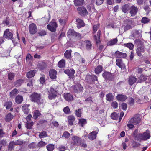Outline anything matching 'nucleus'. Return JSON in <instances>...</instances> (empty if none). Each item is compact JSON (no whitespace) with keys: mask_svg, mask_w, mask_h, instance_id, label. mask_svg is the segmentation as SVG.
I'll return each instance as SVG.
<instances>
[{"mask_svg":"<svg viewBox=\"0 0 151 151\" xmlns=\"http://www.w3.org/2000/svg\"><path fill=\"white\" fill-rule=\"evenodd\" d=\"M41 114L39 111L38 110H35L34 113L33 117L35 119H37L38 116H39Z\"/></svg>","mask_w":151,"mask_h":151,"instance_id":"c03bdc74","label":"nucleus"},{"mask_svg":"<svg viewBox=\"0 0 151 151\" xmlns=\"http://www.w3.org/2000/svg\"><path fill=\"white\" fill-rule=\"evenodd\" d=\"M29 106V104H25L22 106V109L25 114H27L29 113V109L28 108V107Z\"/></svg>","mask_w":151,"mask_h":151,"instance_id":"aec40b11","label":"nucleus"},{"mask_svg":"<svg viewBox=\"0 0 151 151\" xmlns=\"http://www.w3.org/2000/svg\"><path fill=\"white\" fill-rule=\"evenodd\" d=\"M86 123V119H80L79 120L78 124H79L82 127H83L84 125Z\"/></svg>","mask_w":151,"mask_h":151,"instance_id":"58836bf2","label":"nucleus"},{"mask_svg":"<svg viewBox=\"0 0 151 151\" xmlns=\"http://www.w3.org/2000/svg\"><path fill=\"white\" fill-rule=\"evenodd\" d=\"M72 88L73 89L74 91L76 93L79 90L81 91L83 89V87H82L79 84H78L77 85H74L72 87Z\"/></svg>","mask_w":151,"mask_h":151,"instance_id":"4be33fe9","label":"nucleus"},{"mask_svg":"<svg viewBox=\"0 0 151 151\" xmlns=\"http://www.w3.org/2000/svg\"><path fill=\"white\" fill-rule=\"evenodd\" d=\"M69 124L70 125H73V122L75 120V118L74 116L71 115L69 116L68 117Z\"/></svg>","mask_w":151,"mask_h":151,"instance_id":"473e14b6","label":"nucleus"},{"mask_svg":"<svg viewBox=\"0 0 151 151\" xmlns=\"http://www.w3.org/2000/svg\"><path fill=\"white\" fill-rule=\"evenodd\" d=\"M23 97L21 95H18L15 98V102L18 104H20L23 101Z\"/></svg>","mask_w":151,"mask_h":151,"instance_id":"393cba45","label":"nucleus"},{"mask_svg":"<svg viewBox=\"0 0 151 151\" xmlns=\"http://www.w3.org/2000/svg\"><path fill=\"white\" fill-rule=\"evenodd\" d=\"M65 73L67 74L69 77H72L75 73V71L73 69H66L64 71Z\"/></svg>","mask_w":151,"mask_h":151,"instance_id":"4468645a","label":"nucleus"},{"mask_svg":"<svg viewBox=\"0 0 151 151\" xmlns=\"http://www.w3.org/2000/svg\"><path fill=\"white\" fill-rule=\"evenodd\" d=\"M101 35V31L99 30L97 33V35H95L94 36V39L96 41L97 45L99 44L100 42V36Z\"/></svg>","mask_w":151,"mask_h":151,"instance_id":"a211bd4d","label":"nucleus"},{"mask_svg":"<svg viewBox=\"0 0 151 151\" xmlns=\"http://www.w3.org/2000/svg\"><path fill=\"white\" fill-rule=\"evenodd\" d=\"M57 26V24L55 22H51L50 24L47 26L48 29L52 32L55 31L56 28Z\"/></svg>","mask_w":151,"mask_h":151,"instance_id":"6e6552de","label":"nucleus"},{"mask_svg":"<svg viewBox=\"0 0 151 151\" xmlns=\"http://www.w3.org/2000/svg\"><path fill=\"white\" fill-rule=\"evenodd\" d=\"M18 93V89L15 88L10 93V96L11 98H12L14 97L15 95L17 94Z\"/></svg>","mask_w":151,"mask_h":151,"instance_id":"72a5a7b5","label":"nucleus"},{"mask_svg":"<svg viewBox=\"0 0 151 151\" xmlns=\"http://www.w3.org/2000/svg\"><path fill=\"white\" fill-rule=\"evenodd\" d=\"M63 111L66 114H69L70 112V110L68 107L67 106L64 108Z\"/></svg>","mask_w":151,"mask_h":151,"instance_id":"680f3d73","label":"nucleus"},{"mask_svg":"<svg viewBox=\"0 0 151 151\" xmlns=\"http://www.w3.org/2000/svg\"><path fill=\"white\" fill-rule=\"evenodd\" d=\"M71 50H67L64 53L65 56L67 58H70L71 57Z\"/></svg>","mask_w":151,"mask_h":151,"instance_id":"a19ab883","label":"nucleus"},{"mask_svg":"<svg viewBox=\"0 0 151 151\" xmlns=\"http://www.w3.org/2000/svg\"><path fill=\"white\" fill-rule=\"evenodd\" d=\"M116 98L118 100L123 101L127 99V97L125 95L118 94L116 96Z\"/></svg>","mask_w":151,"mask_h":151,"instance_id":"cd10ccee","label":"nucleus"},{"mask_svg":"<svg viewBox=\"0 0 151 151\" xmlns=\"http://www.w3.org/2000/svg\"><path fill=\"white\" fill-rule=\"evenodd\" d=\"M68 36H75L78 39L81 38V35L80 34L76 32L74 30L71 29L69 30L67 33Z\"/></svg>","mask_w":151,"mask_h":151,"instance_id":"1a4fd4ad","label":"nucleus"},{"mask_svg":"<svg viewBox=\"0 0 151 151\" xmlns=\"http://www.w3.org/2000/svg\"><path fill=\"white\" fill-rule=\"evenodd\" d=\"M116 64L121 68H124L125 67V64L123 63L121 59H118L116 60Z\"/></svg>","mask_w":151,"mask_h":151,"instance_id":"412c9836","label":"nucleus"},{"mask_svg":"<svg viewBox=\"0 0 151 151\" xmlns=\"http://www.w3.org/2000/svg\"><path fill=\"white\" fill-rule=\"evenodd\" d=\"M46 148L48 151H52L54 149V145L52 144H50L46 146Z\"/></svg>","mask_w":151,"mask_h":151,"instance_id":"ea45409f","label":"nucleus"},{"mask_svg":"<svg viewBox=\"0 0 151 151\" xmlns=\"http://www.w3.org/2000/svg\"><path fill=\"white\" fill-rule=\"evenodd\" d=\"M13 36V34L9 31V29H7L4 32V36L5 38L11 39Z\"/></svg>","mask_w":151,"mask_h":151,"instance_id":"6ab92c4d","label":"nucleus"},{"mask_svg":"<svg viewBox=\"0 0 151 151\" xmlns=\"http://www.w3.org/2000/svg\"><path fill=\"white\" fill-rule=\"evenodd\" d=\"M38 34L39 36H42L46 35V32L44 30H41L39 31Z\"/></svg>","mask_w":151,"mask_h":151,"instance_id":"bf43d9fd","label":"nucleus"},{"mask_svg":"<svg viewBox=\"0 0 151 151\" xmlns=\"http://www.w3.org/2000/svg\"><path fill=\"white\" fill-rule=\"evenodd\" d=\"M77 27L78 28H80L84 26V24L83 21L80 19H78L76 20Z\"/></svg>","mask_w":151,"mask_h":151,"instance_id":"5701e85b","label":"nucleus"},{"mask_svg":"<svg viewBox=\"0 0 151 151\" xmlns=\"http://www.w3.org/2000/svg\"><path fill=\"white\" fill-rule=\"evenodd\" d=\"M129 5L127 4L124 5L122 7V10L124 13H126L128 10Z\"/></svg>","mask_w":151,"mask_h":151,"instance_id":"4c0bfd02","label":"nucleus"},{"mask_svg":"<svg viewBox=\"0 0 151 151\" xmlns=\"http://www.w3.org/2000/svg\"><path fill=\"white\" fill-rule=\"evenodd\" d=\"M141 121V119L139 115H135L130 119L129 122H132L134 124H137L139 123Z\"/></svg>","mask_w":151,"mask_h":151,"instance_id":"423d86ee","label":"nucleus"},{"mask_svg":"<svg viewBox=\"0 0 151 151\" xmlns=\"http://www.w3.org/2000/svg\"><path fill=\"white\" fill-rule=\"evenodd\" d=\"M29 30L31 34H35L37 31L36 25L33 23L30 24L29 26Z\"/></svg>","mask_w":151,"mask_h":151,"instance_id":"39448f33","label":"nucleus"},{"mask_svg":"<svg viewBox=\"0 0 151 151\" xmlns=\"http://www.w3.org/2000/svg\"><path fill=\"white\" fill-rule=\"evenodd\" d=\"M49 76L50 78L53 79L56 78L57 72L54 69L51 70L49 72Z\"/></svg>","mask_w":151,"mask_h":151,"instance_id":"f3484780","label":"nucleus"},{"mask_svg":"<svg viewBox=\"0 0 151 151\" xmlns=\"http://www.w3.org/2000/svg\"><path fill=\"white\" fill-rule=\"evenodd\" d=\"M15 145H20L23 144V141L18 140L15 141H14Z\"/></svg>","mask_w":151,"mask_h":151,"instance_id":"13d9d810","label":"nucleus"},{"mask_svg":"<svg viewBox=\"0 0 151 151\" xmlns=\"http://www.w3.org/2000/svg\"><path fill=\"white\" fill-rule=\"evenodd\" d=\"M114 99V97L111 93H109L106 95V99L109 101H112Z\"/></svg>","mask_w":151,"mask_h":151,"instance_id":"c9c22d12","label":"nucleus"},{"mask_svg":"<svg viewBox=\"0 0 151 151\" xmlns=\"http://www.w3.org/2000/svg\"><path fill=\"white\" fill-rule=\"evenodd\" d=\"M64 96L66 100L68 101H70L73 99V96L70 93H65Z\"/></svg>","mask_w":151,"mask_h":151,"instance_id":"c756f323","label":"nucleus"},{"mask_svg":"<svg viewBox=\"0 0 151 151\" xmlns=\"http://www.w3.org/2000/svg\"><path fill=\"white\" fill-rule=\"evenodd\" d=\"M138 137H137L136 140L139 141V140H146L150 137V132L147 130L146 131L144 132L143 134H139L138 135Z\"/></svg>","mask_w":151,"mask_h":151,"instance_id":"f03ea898","label":"nucleus"},{"mask_svg":"<svg viewBox=\"0 0 151 151\" xmlns=\"http://www.w3.org/2000/svg\"><path fill=\"white\" fill-rule=\"evenodd\" d=\"M77 10L79 14L81 16L86 15L88 14L87 10L83 7H79L77 8Z\"/></svg>","mask_w":151,"mask_h":151,"instance_id":"f8f14e48","label":"nucleus"},{"mask_svg":"<svg viewBox=\"0 0 151 151\" xmlns=\"http://www.w3.org/2000/svg\"><path fill=\"white\" fill-rule=\"evenodd\" d=\"M111 106L114 108H116L118 107V103L115 101H113L111 104Z\"/></svg>","mask_w":151,"mask_h":151,"instance_id":"774afa93","label":"nucleus"},{"mask_svg":"<svg viewBox=\"0 0 151 151\" xmlns=\"http://www.w3.org/2000/svg\"><path fill=\"white\" fill-rule=\"evenodd\" d=\"M46 144L45 142L43 141H41L40 142L37 144V147L39 148L44 147Z\"/></svg>","mask_w":151,"mask_h":151,"instance_id":"5fc2aeb1","label":"nucleus"},{"mask_svg":"<svg viewBox=\"0 0 151 151\" xmlns=\"http://www.w3.org/2000/svg\"><path fill=\"white\" fill-rule=\"evenodd\" d=\"M112 119L113 120H117L119 117V115L116 112L112 113L111 114Z\"/></svg>","mask_w":151,"mask_h":151,"instance_id":"a18cd8bd","label":"nucleus"},{"mask_svg":"<svg viewBox=\"0 0 151 151\" xmlns=\"http://www.w3.org/2000/svg\"><path fill=\"white\" fill-rule=\"evenodd\" d=\"M103 77L105 79H111L112 74L109 72H105L103 74Z\"/></svg>","mask_w":151,"mask_h":151,"instance_id":"bb28decb","label":"nucleus"},{"mask_svg":"<svg viewBox=\"0 0 151 151\" xmlns=\"http://www.w3.org/2000/svg\"><path fill=\"white\" fill-rule=\"evenodd\" d=\"M102 67L101 65L98 66L95 70V73L96 74H98L101 73L102 70Z\"/></svg>","mask_w":151,"mask_h":151,"instance_id":"f704fd0d","label":"nucleus"},{"mask_svg":"<svg viewBox=\"0 0 151 151\" xmlns=\"http://www.w3.org/2000/svg\"><path fill=\"white\" fill-rule=\"evenodd\" d=\"M73 143L74 145H78L81 144V138L77 136H74L72 138Z\"/></svg>","mask_w":151,"mask_h":151,"instance_id":"9d476101","label":"nucleus"},{"mask_svg":"<svg viewBox=\"0 0 151 151\" xmlns=\"http://www.w3.org/2000/svg\"><path fill=\"white\" fill-rule=\"evenodd\" d=\"M33 124V122H28L26 124V127L27 129H32Z\"/></svg>","mask_w":151,"mask_h":151,"instance_id":"603ef678","label":"nucleus"},{"mask_svg":"<svg viewBox=\"0 0 151 151\" xmlns=\"http://www.w3.org/2000/svg\"><path fill=\"white\" fill-rule=\"evenodd\" d=\"M40 83L41 84H43L45 81V76L43 75H41V76L40 77Z\"/></svg>","mask_w":151,"mask_h":151,"instance_id":"e2e57ef3","label":"nucleus"},{"mask_svg":"<svg viewBox=\"0 0 151 151\" xmlns=\"http://www.w3.org/2000/svg\"><path fill=\"white\" fill-rule=\"evenodd\" d=\"M147 79L146 77L144 75H141L137 79V83H140L145 81Z\"/></svg>","mask_w":151,"mask_h":151,"instance_id":"c85d7f7f","label":"nucleus"},{"mask_svg":"<svg viewBox=\"0 0 151 151\" xmlns=\"http://www.w3.org/2000/svg\"><path fill=\"white\" fill-rule=\"evenodd\" d=\"M118 40L117 38L113 39L108 42V45L112 46L115 45L117 42Z\"/></svg>","mask_w":151,"mask_h":151,"instance_id":"7c9ffc66","label":"nucleus"},{"mask_svg":"<svg viewBox=\"0 0 151 151\" xmlns=\"http://www.w3.org/2000/svg\"><path fill=\"white\" fill-rule=\"evenodd\" d=\"M12 105V102L8 101L5 103L4 106L6 107V109H9L11 107Z\"/></svg>","mask_w":151,"mask_h":151,"instance_id":"79ce46f5","label":"nucleus"},{"mask_svg":"<svg viewBox=\"0 0 151 151\" xmlns=\"http://www.w3.org/2000/svg\"><path fill=\"white\" fill-rule=\"evenodd\" d=\"M124 26V31L125 32L133 27V24L131 20L127 19L125 21Z\"/></svg>","mask_w":151,"mask_h":151,"instance_id":"20e7f679","label":"nucleus"},{"mask_svg":"<svg viewBox=\"0 0 151 151\" xmlns=\"http://www.w3.org/2000/svg\"><path fill=\"white\" fill-rule=\"evenodd\" d=\"M47 66V64L43 62L39 63L37 65L38 68L41 70L46 68Z\"/></svg>","mask_w":151,"mask_h":151,"instance_id":"b1692460","label":"nucleus"},{"mask_svg":"<svg viewBox=\"0 0 151 151\" xmlns=\"http://www.w3.org/2000/svg\"><path fill=\"white\" fill-rule=\"evenodd\" d=\"M8 78L9 80H13L15 76L14 74L12 73H9L8 74Z\"/></svg>","mask_w":151,"mask_h":151,"instance_id":"6e6d98bb","label":"nucleus"},{"mask_svg":"<svg viewBox=\"0 0 151 151\" xmlns=\"http://www.w3.org/2000/svg\"><path fill=\"white\" fill-rule=\"evenodd\" d=\"M150 21L149 19L146 17H143L141 20V22L143 24L148 23Z\"/></svg>","mask_w":151,"mask_h":151,"instance_id":"8fccbe9b","label":"nucleus"},{"mask_svg":"<svg viewBox=\"0 0 151 151\" xmlns=\"http://www.w3.org/2000/svg\"><path fill=\"white\" fill-rule=\"evenodd\" d=\"M96 129L90 133L89 135L88 138L90 140H93L96 139V134H98L99 130L96 127Z\"/></svg>","mask_w":151,"mask_h":151,"instance_id":"0eeeda50","label":"nucleus"},{"mask_svg":"<svg viewBox=\"0 0 151 151\" xmlns=\"http://www.w3.org/2000/svg\"><path fill=\"white\" fill-rule=\"evenodd\" d=\"M65 62L64 60L62 59L60 61L58 64V66L60 68H63L65 66Z\"/></svg>","mask_w":151,"mask_h":151,"instance_id":"37998d69","label":"nucleus"},{"mask_svg":"<svg viewBox=\"0 0 151 151\" xmlns=\"http://www.w3.org/2000/svg\"><path fill=\"white\" fill-rule=\"evenodd\" d=\"M99 27V25L97 24L95 25L93 27V33H95Z\"/></svg>","mask_w":151,"mask_h":151,"instance_id":"69168bd1","label":"nucleus"},{"mask_svg":"<svg viewBox=\"0 0 151 151\" xmlns=\"http://www.w3.org/2000/svg\"><path fill=\"white\" fill-rule=\"evenodd\" d=\"M81 110L80 109H78V110H76V115L78 117H81Z\"/></svg>","mask_w":151,"mask_h":151,"instance_id":"338daca9","label":"nucleus"},{"mask_svg":"<svg viewBox=\"0 0 151 151\" xmlns=\"http://www.w3.org/2000/svg\"><path fill=\"white\" fill-rule=\"evenodd\" d=\"M28 146L29 148L33 149L36 148L37 145L35 142H32L29 144Z\"/></svg>","mask_w":151,"mask_h":151,"instance_id":"4d7b16f0","label":"nucleus"},{"mask_svg":"<svg viewBox=\"0 0 151 151\" xmlns=\"http://www.w3.org/2000/svg\"><path fill=\"white\" fill-rule=\"evenodd\" d=\"M57 92L53 88H50L49 91L48 92V98L50 100L54 99L56 97Z\"/></svg>","mask_w":151,"mask_h":151,"instance_id":"7ed1b4c3","label":"nucleus"},{"mask_svg":"<svg viewBox=\"0 0 151 151\" xmlns=\"http://www.w3.org/2000/svg\"><path fill=\"white\" fill-rule=\"evenodd\" d=\"M15 144L14 143V141H13L9 143V147H8V149L9 150L11 151L14 148V147Z\"/></svg>","mask_w":151,"mask_h":151,"instance_id":"09e8293b","label":"nucleus"},{"mask_svg":"<svg viewBox=\"0 0 151 151\" xmlns=\"http://www.w3.org/2000/svg\"><path fill=\"white\" fill-rule=\"evenodd\" d=\"M23 82V81L22 79H19L14 82V84L16 87H18L20 86Z\"/></svg>","mask_w":151,"mask_h":151,"instance_id":"2f4dec72","label":"nucleus"},{"mask_svg":"<svg viewBox=\"0 0 151 151\" xmlns=\"http://www.w3.org/2000/svg\"><path fill=\"white\" fill-rule=\"evenodd\" d=\"M130 120L128 121V124H127V126L130 129L133 128L134 127V124L132 122H129Z\"/></svg>","mask_w":151,"mask_h":151,"instance_id":"052dcab7","label":"nucleus"},{"mask_svg":"<svg viewBox=\"0 0 151 151\" xmlns=\"http://www.w3.org/2000/svg\"><path fill=\"white\" fill-rule=\"evenodd\" d=\"M13 118V116L11 114H8L6 117V120L7 121H9L11 120Z\"/></svg>","mask_w":151,"mask_h":151,"instance_id":"864d4df0","label":"nucleus"},{"mask_svg":"<svg viewBox=\"0 0 151 151\" xmlns=\"http://www.w3.org/2000/svg\"><path fill=\"white\" fill-rule=\"evenodd\" d=\"M84 0H74V4L76 6H81L83 5Z\"/></svg>","mask_w":151,"mask_h":151,"instance_id":"e433bc0d","label":"nucleus"},{"mask_svg":"<svg viewBox=\"0 0 151 151\" xmlns=\"http://www.w3.org/2000/svg\"><path fill=\"white\" fill-rule=\"evenodd\" d=\"M41 95L36 93H33L30 96L31 100L32 102H36L38 105L44 103L43 99H41Z\"/></svg>","mask_w":151,"mask_h":151,"instance_id":"f257e3e1","label":"nucleus"},{"mask_svg":"<svg viewBox=\"0 0 151 151\" xmlns=\"http://www.w3.org/2000/svg\"><path fill=\"white\" fill-rule=\"evenodd\" d=\"M145 50L143 47H137L136 49V53L139 56H142V54L144 52Z\"/></svg>","mask_w":151,"mask_h":151,"instance_id":"ddd939ff","label":"nucleus"},{"mask_svg":"<svg viewBox=\"0 0 151 151\" xmlns=\"http://www.w3.org/2000/svg\"><path fill=\"white\" fill-rule=\"evenodd\" d=\"M70 134L67 131L65 132L62 136V137H64L65 138H68Z\"/></svg>","mask_w":151,"mask_h":151,"instance_id":"0e129e2a","label":"nucleus"},{"mask_svg":"<svg viewBox=\"0 0 151 151\" xmlns=\"http://www.w3.org/2000/svg\"><path fill=\"white\" fill-rule=\"evenodd\" d=\"M47 136V132L45 131L41 132L39 135L40 138H42Z\"/></svg>","mask_w":151,"mask_h":151,"instance_id":"3c124183","label":"nucleus"},{"mask_svg":"<svg viewBox=\"0 0 151 151\" xmlns=\"http://www.w3.org/2000/svg\"><path fill=\"white\" fill-rule=\"evenodd\" d=\"M116 57L118 58H124L127 56L126 53H122L118 51H116L115 53Z\"/></svg>","mask_w":151,"mask_h":151,"instance_id":"2eb2a0df","label":"nucleus"},{"mask_svg":"<svg viewBox=\"0 0 151 151\" xmlns=\"http://www.w3.org/2000/svg\"><path fill=\"white\" fill-rule=\"evenodd\" d=\"M86 47L87 49L89 50L91 48V44L89 41H87L86 42Z\"/></svg>","mask_w":151,"mask_h":151,"instance_id":"de8ad7c7","label":"nucleus"},{"mask_svg":"<svg viewBox=\"0 0 151 151\" xmlns=\"http://www.w3.org/2000/svg\"><path fill=\"white\" fill-rule=\"evenodd\" d=\"M36 72V70H30L27 73V76L29 78H31L35 76Z\"/></svg>","mask_w":151,"mask_h":151,"instance_id":"a878e982","label":"nucleus"},{"mask_svg":"<svg viewBox=\"0 0 151 151\" xmlns=\"http://www.w3.org/2000/svg\"><path fill=\"white\" fill-rule=\"evenodd\" d=\"M129 10V12L131 16L132 17L135 16L136 14L138 11V9L137 7L133 5L130 7Z\"/></svg>","mask_w":151,"mask_h":151,"instance_id":"9b49d317","label":"nucleus"},{"mask_svg":"<svg viewBox=\"0 0 151 151\" xmlns=\"http://www.w3.org/2000/svg\"><path fill=\"white\" fill-rule=\"evenodd\" d=\"M137 79L134 76H130L129 77L128 80V82L129 85H132L135 82H136L137 83Z\"/></svg>","mask_w":151,"mask_h":151,"instance_id":"dca6fc26","label":"nucleus"},{"mask_svg":"<svg viewBox=\"0 0 151 151\" xmlns=\"http://www.w3.org/2000/svg\"><path fill=\"white\" fill-rule=\"evenodd\" d=\"M124 46L131 50L134 47L133 44L131 43L124 44Z\"/></svg>","mask_w":151,"mask_h":151,"instance_id":"49530a36","label":"nucleus"}]
</instances>
